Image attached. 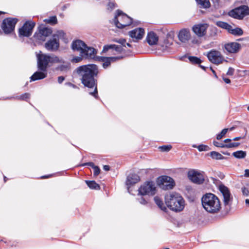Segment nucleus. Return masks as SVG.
Listing matches in <instances>:
<instances>
[{"label": "nucleus", "instance_id": "c03bdc74", "mask_svg": "<svg viewBox=\"0 0 249 249\" xmlns=\"http://www.w3.org/2000/svg\"><path fill=\"white\" fill-rule=\"evenodd\" d=\"M116 7L115 4L112 2H109L107 4V9L112 10Z\"/></svg>", "mask_w": 249, "mask_h": 249}, {"label": "nucleus", "instance_id": "5fc2aeb1", "mask_svg": "<svg viewBox=\"0 0 249 249\" xmlns=\"http://www.w3.org/2000/svg\"><path fill=\"white\" fill-rule=\"evenodd\" d=\"M103 169L105 171H108L110 169V167L108 165H104L103 166Z\"/></svg>", "mask_w": 249, "mask_h": 249}, {"label": "nucleus", "instance_id": "1a4fd4ad", "mask_svg": "<svg viewBox=\"0 0 249 249\" xmlns=\"http://www.w3.org/2000/svg\"><path fill=\"white\" fill-rule=\"evenodd\" d=\"M138 195L141 196H154L156 192L155 183L153 181H147L139 188Z\"/></svg>", "mask_w": 249, "mask_h": 249}, {"label": "nucleus", "instance_id": "4c0bfd02", "mask_svg": "<svg viewBox=\"0 0 249 249\" xmlns=\"http://www.w3.org/2000/svg\"><path fill=\"white\" fill-rule=\"evenodd\" d=\"M228 128L223 129L220 133H219L217 135L216 139L217 140H220L221 139H222L225 136V135L227 133V132H228Z\"/></svg>", "mask_w": 249, "mask_h": 249}, {"label": "nucleus", "instance_id": "a19ab883", "mask_svg": "<svg viewBox=\"0 0 249 249\" xmlns=\"http://www.w3.org/2000/svg\"><path fill=\"white\" fill-rule=\"evenodd\" d=\"M113 41L117 42L121 45H122L123 46L125 47V42L126 40L124 39L123 38H120V39H114L113 40Z\"/></svg>", "mask_w": 249, "mask_h": 249}, {"label": "nucleus", "instance_id": "cd10ccee", "mask_svg": "<svg viewBox=\"0 0 249 249\" xmlns=\"http://www.w3.org/2000/svg\"><path fill=\"white\" fill-rule=\"evenodd\" d=\"M247 155L246 152L242 150H239L232 153V155L236 158L238 159H244Z\"/></svg>", "mask_w": 249, "mask_h": 249}, {"label": "nucleus", "instance_id": "2f4dec72", "mask_svg": "<svg viewBox=\"0 0 249 249\" xmlns=\"http://www.w3.org/2000/svg\"><path fill=\"white\" fill-rule=\"evenodd\" d=\"M216 25L219 27L227 30L228 32L231 28V25L223 21H217L216 22Z\"/></svg>", "mask_w": 249, "mask_h": 249}, {"label": "nucleus", "instance_id": "412c9836", "mask_svg": "<svg viewBox=\"0 0 249 249\" xmlns=\"http://www.w3.org/2000/svg\"><path fill=\"white\" fill-rule=\"evenodd\" d=\"M144 34V29L142 28H136L129 32L130 36L133 39H141Z\"/></svg>", "mask_w": 249, "mask_h": 249}, {"label": "nucleus", "instance_id": "052dcab7", "mask_svg": "<svg viewBox=\"0 0 249 249\" xmlns=\"http://www.w3.org/2000/svg\"><path fill=\"white\" fill-rule=\"evenodd\" d=\"M67 84H68V85H69L70 86L72 87V88H76V86H75V85H73V84H72V83H67Z\"/></svg>", "mask_w": 249, "mask_h": 249}, {"label": "nucleus", "instance_id": "5701e85b", "mask_svg": "<svg viewBox=\"0 0 249 249\" xmlns=\"http://www.w3.org/2000/svg\"><path fill=\"white\" fill-rule=\"evenodd\" d=\"M158 40L159 37L155 33L153 32H150L148 33L146 37V40L147 43L150 45L156 44L158 41Z\"/></svg>", "mask_w": 249, "mask_h": 249}, {"label": "nucleus", "instance_id": "37998d69", "mask_svg": "<svg viewBox=\"0 0 249 249\" xmlns=\"http://www.w3.org/2000/svg\"><path fill=\"white\" fill-rule=\"evenodd\" d=\"M213 144L216 147H222V148H226V144L219 142L216 141L213 142Z\"/></svg>", "mask_w": 249, "mask_h": 249}, {"label": "nucleus", "instance_id": "72a5a7b5", "mask_svg": "<svg viewBox=\"0 0 249 249\" xmlns=\"http://www.w3.org/2000/svg\"><path fill=\"white\" fill-rule=\"evenodd\" d=\"M188 59L193 64H200L202 62V60L196 56H190L188 57Z\"/></svg>", "mask_w": 249, "mask_h": 249}, {"label": "nucleus", "instance_id": "58836bf2", "mask_svg": "<svg viewBox=\"0 0 249 249\" xmlns=\"http://www.w3.org/2000/svg\"><path fill=\"white\" fill-rule=\"evenodd\" d=\"M240 144V142H230L229 143L226 144V148H231L233 147H238Z\"/></svg>", "mask_w": 249, "mask_h": 249}, {"label": "nucleus", "instance_id": "09e8293b", "mask_svg": "<svg viewBox=\"0 0 249 249\" xmlns=\"http://www.w3.org/2000/svg\"><path fill=\"white\" fill-rule=\"evenodd\" d=\"M234 73V69L232 68H229L227 72V74L229 75H232Z\"/></svg>", "mask_w": 249, "mask_h": 249}, {"label": "nucleus", "instance_id": "b1692460", "mask_svg": "<svg viewBox=\"0 0 249 249\" xmlns=\"http://www.w3.org/2000/svg\"><path fill=\"white\" fill-rule=\"evenodd\" d=\"M47 75V71H36L30 77V81L40 80L45 78Z\"/></svg>", "mask_w": 249, "mask_h": 249}, {"label": "nucleus", "instance_id": "a18cd8bd", "mask_svg": "<svg viewBox=\"0 0 249 249\" xmlns=\"http://www.w3.org/2000/svg\"><path fill=\"white\" fill-rule=\"evenodd\" d=\"M138 200L139 202L142 204L145 205L147 203V201L142 196H141L140 198H138Z\"/></svg>", "mask_w": 249, "mask_h": 249}, {"label": "nucleus", "instance_id": "4468645a", "mask_svg": "<svg viewBox=\"0 0 249 249\" xmlns=\"http://www.w3.org/2000/svg\"><path fill=\"white\" fill-rule=\"evenodd\" d=\"M222 49L226 53H235L241 49V45L237 42H229L224 44Z\"/></svg>", "mask_w": 249, "mask_h": 249}, {"label": "nucleus", "instance_id": "603ef678", "mask_svg": "<svg viewBox=\"0 0 249 249\" xmlns=\"http://www.w3.org/2000/svg\"><path fill=\"white\" fill-rule=\"evenodd\" d=\"M191 41L193 44H199V41L196 38H193Z\"/></svg>", "mask_w": 249, "mask_h": 249}, {"label": "nucleus", "instance_id": "bf43d9fd", "mask_svg": "<svg viewBox=\"0 0 249 249\" xmlns=\"http://www.w3.org/2000/svg\"><path fill=\"white\" fill-rule=\"evenodd\" d=\"M210 69H211V71H212V72L213 73V74L214 76L216 78H218V77H217V75H216V73L215 71H214V70H213L212 68H211Z\"/></svg>", "mask_w": 249, "mask_h": 249}, {"label": "nucleus", "instance_id": "4d7b16f0", "mask_svg": "<svg viewBox=\"0 0 249 249\" xmlns=\"http://www.w3.org/2000/svg\"><path fill=\"white\" fill-rule=\"evenodd\" d=\"M245 176L249 177V169H246L245 171Z\"/></svg>", "mask_w": 249, "mask_h": 249}, {"label": "nucleus", "instance_id": "7c9ffc66", "mask_svg": "<svg viewBox=\"0 0 249 249\" xmlns=\"http://www.w3.org/2000/svg\"><path fill=\"white\" fill-rule=\"evenodd\" d=\"M197 3L202 8H207L210 6L209 0H196Z\"/></svg>", "mask_w": 249, "mask_h": 249}, {"label": "nucleus", "instance_id": "3c124183", "mask_svg": "<svg viewBox=\"0 0 249 249\" xmlns=\"http://www.w3.org/2000/svg\"><path fill=\"white\" fill-rule=\"evenodd\" d=\"M64 80H65V77L64 76H60L58 77V82L59 84L62 83Z\"/></svg>", "mask_w": 249, "mask_h": 249}, {"label": "nucleus", "instance_id": "8fccbe9b", "mask_svg": "<svg viewBox=\"0 0 249 249\" xmlns=\"http://www.w3.org/2000/svg\"><path fill=\"white\" fill-rule=\"evenodd\" d=\"M85 165H89L90 167H91L92 168H94L96 166L94 165V164L91 162L85 163L83 164H82V166H85Z\"/></svg>", "mask_w": 249, "mask_h": 249}, {"label": "nucleus", "instance_id": "dca6fc26", "mask_svg": "<svg viewBox=\"0 0 249 249\" xmlns=\"http://www.w3.org/2000/svg\"><path fill=\"white\" fill-rule=\"evenodd\" d=\"M219 189L223 197L224 205L225 206L231 205L232 197L228 188L225 186H220Z\"/></svg>", "mask_w": 249, "mask_h": 249}, {"label": "nucleus", "instance_id": "a211bd4d", "mask_svg": "<svg viewBox=\"0 0 249 249\" xmlns=\"http://www.w3.org/2000/svg\"><path fill=\"white\" fill-rule=\"evenodd\" d=\"M52 33V31L50 28L43 27L39 29L38 33L35 34V37L40 41H44L47 36H49Z\"/></svg>", "mask_w": 249, "mask_h": 249}, {"label": "nucleus", "instance_id": "2eb2a0df", "mask_svg": "<svg viewBox=\"0 0 249 249\" xmlns=\"http://www.w3.org/2000/svg\"><path fill=\"white\" fill-rule=\"evenodd\" d=\"M160 182V185L161 188L164 190L172 189L175 185V182L174 179L172 178L167 176L161 177Z\"/></svg>", "mask_w": 249, "mask_h": 249}, {"label": "nucleus", "instance_id": "f3484780", "mask_svg": "<svg viewBox=\"0 0 249 249\" xmlns=\"http://www.w3.org/2000/svg\"><path fill=\"white\" fill-rule=\"evenodd\" d=\"M208 27L207 24H196L193 27L192 30L197 36L203 37L206 34Z\"/></svg>", "mask_w": 249, "mask_h": 249}, {"label": "nucleus", "instance_id": "e2e57ef3", "mask_svg": "<svg viewBox=\"0 0 249 249\" xmlns=\"http://www.w3.org/2000/svg\"><path fill=\"white\" fill-rule=\"evenodd\" d=\"M52 176V175H48V176H42L41 177V178H48Z\"/></svg>", "mask_w": 249, "mask_h": 249}, {"label": "nucleus", "instance_id": "39448f33", "mask_svg": "<svg viewBox=\"0 0 249 249\" xmlns=\"http://www.w3.org/2000/svg\"><path fill=\"white\" fill-rule=\"evenodd\" d=\"M71 48L73 50L79 52L80 56L86 59H93L96 54V51L94 48L88 47L81 40L73 41Z\"/></svg>", "mask_w": 249, "mask_h": 249}, {"label": "nucleus", "instance_id": "13d9d810", "mask_svg": "<svg viewBox=\"0 0 249 249\" xmlns=\"http://www.w3.org/2000/svg\"><path fill=\"white\" fill-rule=\"evenodd\" d=\"M231 139H227L224 141V142L225 143V144H227V143H229L231 142Z\"/></svg>", "mask_w": 249, "mask_h": 249}, {"label": "nucleus", "instance_id": "680f3d73", "mask_svg": "<svg viewBox=\"0 0 249 249\" xmlns=\"http://www.w3.org/2000/svg\"><path fill=\"white\" fill-rule=\"evenodd\" d=\"M199 67H200L202 69H203V70H204V71H205V70H206V69L207 68H206V67H204V66H202V65H200V64H199Z\"/></svg>", "mask_w": 249, "mask_h": 249}, {"label": "nucleus", "instance_id": "20e7f679", "mask_svg": "<svg viewBox=\"0 0 249 249\" xmlns=\"http://www.w3.org/2000/svg\"><path fill=\"white\" fill-rule=\"evenodd\" d=\"M37 67L41 71H47L49 64L63 63L64 59L55 54H47L42 53L41 52L36 54Z\"/></svg>", "mask_w": 249, "mask_h": 249}, {"label": "nucleus", "instance_id": "de8ad7c7", "mask_svg": "<svg viewBox=\"0 0 249 249\" xmlns=\"http://www.w3.org/2000/svg\"><path fill=\"white\" fill-rule=\"evenodd\" d=\"M242 193L244 195L248 196L249 194V191L248 189L244 187L242 188Z\"/></svg>", "mask_w": 249, "mask_h": 249}, {"label": "nucleus", "instance_id": "49530a36", "mask_svg": "<svg viewBox=\"0 0 249 249\" xmlns=\"http://www.w3.org/2000/svg\"><path fill=\"white\" fill-rule=\"evenodd\" d=\"M93 169L94 170V175L95 176H97L100 174V169L97 166H96Z\"/></svg>", "mask_w": 249, "mask_h": 249}, {"label": "nucleus", "instance_id": "338daca9", "mask_svg": "<svg viewBox=\"0 0 249 249\" xmlns=\"http://www.w3.org/2000/svg\"><path fill=\"white\" fill-rule=\"evenodd\" d=\"M4 180L5 182L6 181V177H4Z\"/></svg>", "mask_w": 249, "mask_h": 249}, {"label": "nucleus", "instance_id": "393cba45", "mask_svg": "<svg viewBox=\"0 0 249 249\" xmlns=\"http://www.w3.org/2000/svg\"><path fill=\"white\" fill-rule=\"evenodd\" d=\"M110 49L112 50L113 51H115L117 53H121L123 51V48L122 46L115 44H110L105 45L104 47L103 51L107 52Z\"/></svg>", "mask_w": 249, "mask_h": 249}, {"label": "nucleus", "instance_id": "f704fd0d", "mask_svg": "<svg viewBox=\"0 0 249 249\" xmlns=\"http://www.w3.org/2000/svg\"><path fill=\"white\" fill-rule=\"evenodd\" d=\"M45 22L51 24H55L57 22V18L55 16H53L50 17L48 19H45L44 20Z\"/></svg>", "mask_w": 249, "mask_h": 249}, {"label": "nucleus", "instance_id": "6e6552de", "mask_svg": "<svg viewBox=\"0 0 249 249\" xmlns=\"http://www.w3.org/2000/svg\"><path fill=\"white\" fill-rule=\"evenodd\" d=\"M206 55L209 61L215 65H218L222 64L224 62H228L221 53L215 49L211 50L208 52Z\"/></svg>", "mask_w": 249, "mask_h": 249}, {"label": "nucleus", "instance_id": "473e14b6", "mask_svg": "<svg viewBox=\"0 0 249 249\" xmlns=\"http://www.w3.org/2000/svg\"><path fill=\"white\" fill-rule=\"evenodd\" d=\"M210 156L213 159L222 160L225 158L224 157H223L219 153L215 152V151L211 152L210 153Z\"/></svg>", "mask_w": 249, "mask_h": 249}, {"label": "nucleus", "instance_id": "e433bc0d", "mask_svg": "<svg viewBox=\"0 0 249 249\" xmlns=\"http://www.w3.org/2000/svg\"><path fill=\"white\" fill-rule=\"evenodd\" d=\"M193 146L194 147H197V148L199 151H207L209 148V147L208 146L203 144H200L197 146L194 145Z\"/></svg>", "mask_w": 249, "mask_h": 249}, {"label": "nucleus", "instance_id": "0e129e2a", "mask_svg": "<svg viewBox=\"0 0 249 249\" xmlns=\"http://www.w3.org/2000/svg\"><path fill=\"white\" fill-rule=\"evenodd\" d=\"M245 202L246 204L249 206V199H246Z\"/></svg>", "mask_w": 249, "mask_h": 249}, {"label": "nucleus", "instance_id": "c9c22d12", "mask_svg": "<svg viewBox=\"0 0 249 249\" xmlns=\"http://www.w3.org/2000/svg\"><path fill=\"white\" fill-rule=\"evenodd\" d=\"M29 97H30L29 93H25L20 96H16V98L17 99L21 100H26L27 99H28Z\"/></svg>", "mask_w": 249, "mask_h": 249}, {"label": "nucleus", "instance_id": "0eeeda50", "mask_svg": "<svg viewBox=\"0 0 249 249\" xmlns=\"http://www.w3.org/2000/svg\"><path fill=\"white\" fill-rule=\"evenodd\" d=\"M114 22L118 28H123L130 25L132 22V19L121 11L118 10L115 16Z\"/></svg>", "mask_w": 249, "mask_h": 249}, {"label": "nucleus", "instance_id": "6e6d98bb", "mask_svg": "<svg viewBox=\"0 0 249 249\" xmlns=\"http://www.w3.org/2000/svg\"><path fill=\"white\" fill-rule=\"evenodd\" d=\"M243 138V137H236L234 138L232 140H233V141H237L240 140Z\"/></svg>", "mask_w": 249, "mask_h": 249}, {"label": "nucleus", "instance_id": "774afa93", "mask_svg": "<svg viewBox=\"0 0 249 249\" xmlns=\"http://www.w3.org/2000/svg\"><path fill=\"white\" fill-rule=\"evenodd\" d=\"M248 110L249 111V106L248 107Z\"/></svg>", "mask_w": 249, "mask_h": 249}, {"label": "nucleus", "instance_id": "9d476101", "mask_svg": "<svg viewBox=\"0 0 249 249\" xmlns=\"http://www.w3.org/2000/svg\"><path fill=\"white\" fill-rule=\"evenodd\" d=\"M18 19L16 18H6L2 23L1 27L5 34H8L12 32L15 27Z\"/></svg>", "mask_w": 249, "mask_h": 249}, {"label": "nucleus", "instance_id": "9b49d317", "mask_svg": "<svg viewBox=\"0 0 249 249\" xmlns=\"http://www.w3.org/2000/svg\"><path fill=\"white\" fill-rule=\"evenodd\" d=\"M35 23L32 21H27L18 30L20 37H29L32 34Z\"/></svg>", "mask_w": 249, "mask_h": 249}, {"label": "nucleus", "instance_id": "6ab92c4d", "mask_svg": "<svg viewBox=\"0 0 249 249\" xmlns=\"http://www.w3.org/2000/svg\"><path fill=\"white\" fill-rule=\"evenodd\" d=\"M178 38L183 43H187L191 38L190 30L188 29H182L178 32Z\"/></svg>", "mask_w": 249, "mask_h": 249}, {"label": "nucleus", "instance_id": "bb28decb", "mask_svg": "<svg viewBox=\"0 0 249 249\" xmlns=\"http://www.w3.org/2000/svg\"><path fill=\"white\" fill-rule=\"evenodd\" d=\"M154 201L158 207L162 211L166 212L167 210L166 207L164 205L162 200L158 197L155 196L154 197Z\"/></svg>", "mask_w": 249, "mask_h": 249}, {"label": "nucleus", "instance_id": "aec40b11", "mask_svg": "<svg viewBox=\"0 0 249 249\" xmlns=\"http://www.w3.org/2000/svg\"><path fill=\"white\" fill-rule=\"evenodd\" d=\"M124 58L123 56H118L114 57H102L100 59L103 62V67L104 69L108 67L111 63L116 62Z\"/></svg>", "mask_w": 249, "mask_h": 249}, {"label": "nucleus", "instance_id": "7ed1b4c3", "mask_svg": "<svg viewBox=\"0 0 249 249\" xmlns=\"http://www.w3.org/2000/svg\"><path fill=\"white\" fill-rule=\"evenodd\" d=\"M165 201L167 207L176 212L182 211L185 207V200L178 193H171L166 195Z\"/></svg>", "mask_w": 249, "mask_h": 249}, {"label": "nucleus", "instance_id": "a878e982", "mask_svg": "<svg viewBox=\"0 0 249 249\" xmlns=\"http://www.w3.org/2000/svg\"><path fill=\"white\" fill-rule=\"evenodd\" d=\"M61 64L59 66H57L56 68V70L57 71H67L70 70V65L68 63H65V61L64 60L63 63H61Z\"/></svg>", "mask_w": 249, "mask_h": 249}, {"label": "nucleus", "instance_id": "864d4df0", "mask_svg": "<svg viewBox=\"0 0 249 249\" xmlns=\"http://www.w3.org/2000/svg\"><path fill=\"white\" fill-rule=\"evenodd\" d=\"M223 79L224 81V82L227 84H230L231 83V80L229 78L223 77Z\"/></svg>", "mask_w": 249, "mask_h": 249}, {"label": "nucleus", "instance_id": "f257e3e1", "mask_svg": "<svg viewBox=\"0 0 249 249\" xmlns=\"http://www.w3.org/2000/svg\"><path fill=\"white\" fill-rule=\"evenodd\" d=\"M76 71L81 77V83L88 88L89 94L97 99V80L95 77L99 72L98 67L95 64L85 65L78 67Z\"/></svg>", "mask_w": 249, "mask_h": 249}, {"label": "nucleus", "instance_id": "f8f14e48", "mask_svg": "<svg viewBox=\"0 0 249 249\" xmlns=\"http://www.w3.org/2000/svg\"><path fill=\"white\" fill-rule=\"evenodd\" d=\"M249 14V8L246 5H242L236 8L229 13L230 16L237 19H242Z\"/></svg>", "mask_w": 249, "mask_h": 249}, {"label": "nucleus", "instance_id": "79ce46f5", "mask_svg": "<svg viewBox=\"0 0 249 249\" xmlns=\"http://www.w3.org/2000/svg\"><path fill=\"white\" fill-rule=\"evenodd\" d=\"M82 57H82L81 56H75L71 59V62L73 63H76L80 62V61H82Z\"/></svg>", "mask_w": 249, "mask_h": 249}, {"label": "nucleus", "instance_id": "c85d7f7f", "mask_svg": "<svg viewBox=\"0 0 249 249\" xmlns=\"http://www.w3.org/2000/svg\"><path fill=\"white\" fill-rule=\"evenodd\" d=\"M229 32L234 36H241L243 34V32L242 29L240 28H236L235 29H232L231 26V28L230 29V30H229Z\"/></svg>", "mask_w": 249, "mask_h": 249}, {"label": "nucleus", "instance_id": "423d86ee", "mask_svg": "<svg viewBox=\"0 0 249 249\" xmlns=\"http://www.w3.org/2000/svg\"><path fill=\"white\" fill-rule=\"evenodd\" d=\"M65 34L62 31H57L53 36V38L50 39L45 44V48L49 51L55 52L57 51L59 48L60 39H64L65 38Z\"/></svg>", "mask_w": 249, "mask_h": 249}, {"label": "nucleus", "instance_id": "4be33fe9", "mask_svg": "<svg viewBox=\"0 0 249 249\" xmlns=\"http://www.w3.org/2000/svg\"><path fill=\"white\" fill-rule=\"evenodd\" d=\"M140 180V178L138 175L135 174H130L127 178L126 185L128 188L129 186L138 183Z\"/></svg>", "mask_w": 249, "mask_h": 249}, {"label": "nucleus", "instance_id": "69168bd1", "mask_svg": "<svg viewBox=\"0 0 249 249\" xmlns=\"http://www.w3.org/2000/svg\"><path fill=\"white\" fill-rule=\"evenodd\" d=\"M126 45L129 47H131V45L128 43H126Z\"/></svg>", "mask_w": 249, "mask_h": 249}, {"label": "nucleus", "instance_id": "ea45409f", "mask_svg": "<svg viewBox=\"0 0 249 249\" xmlns=\"http://www.w3.org/2000/svg\"><path fill=\"white\" fill-rule=\"evenodd\" d=\"M159 148L162 152H168L172 148V146L171 145H163L160 146Z\"/></svg>", "mask_w": 249, "mask_h": 249}, {"label": "nucleus", "instance_id": "f03ea898", "mask_svg": "<svg viewBox=\"0 0 249 249\" xmlns=\"http://www.w3.org/2000/svg\"><path fill=\"white\" fill-rule=\"evenodd\" d=\"M201 203L203 208L209 213H216L221 208L219 198L212 193H207L203 195L201 198Z\"/></svg>", "mask_w": 249, "mask_h": 249}, {"label": "nucleus", "instance_id": "c756f323", "mask_svg": "<svg viewBox=\"0 0 249 249\" xmlns=\"http://www.w3.org/2000/svg\"><path fill=\"white\" fill-rule=\"evenodd\" d=\"M86 183L89 188L92 189L98 190L100 189L99 185L95 181L86 180Z\"/></svg>", "mask_w": 249, "mask_h": 249}, {"label": "nucleus", "instance_id": "ddd939ff", "mask_svg": "<svg viewBox=\"0 0 249 249\" xmlns=\"http://www.w3.org/2000/svg\"><path fill=\"white\" fill-rule=\"evenodd\" d=\"M188 177L193 182L198 184H202L205 179L204 176L202 173L195 170L189 171Z\"/></svg>", "mask_w": 249, "mask_h": 249}]
</instances>
